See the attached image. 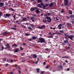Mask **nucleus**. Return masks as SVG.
<instances>
[{
  "mask_svg": "<svg viewBox=\"0 0 74 74\" xmlns=\"http://www.w3.org/2000/svg\"><path fill=\"white\" fill-rule=\"evenodd\" d=\"M39 41H40V42L41 43H43V42H45L46 41L45 40L44 38H40L39 39Z\"/></svg>",
  "mask_w": 74,
  "mask_h": 74,
  "instance_id": "1",
  "label": "nucleus"
},
{
  "mask_svg": "<svg viewBox=\"0 0 74 74\" xmlns=\"http://www.w3.org/2000/svg\"><path fill=\"white\" fill-rule=\"evenodd\" d=\"M68 2L69 1H68V0H64V5L65 6H67V5H68Z\"/></svg>",
  "mask_w": 74,
  "mask_h": 74,
  "instance_id": "2",
  "label": "nucleus"
},
{
  "mask_svg": "<svg viewBox=\"0 0 74 74\" xmlns=\"http://www.w3.org/2000/svg\"><path fill=\"white\" fill-rule=\"evenodd\" d=\"M68 38H69L71 40H73V38L74 37V36L73 35H71L70 36H68Z\"/></svg>",
  "mask_w": 74,
  "mask_h": 74,
  "instance_id": "3",
  "label": "nucleus"
},
{
  "mask_svg": "<svg viewBox=\"0 0 74 74\" xmlns=\"http://www.w3.org/2000/svg\"><path fill=\"white\" fill-rule=\"evenodd\" d=\"M13 17L14 18V20H16V19H18L19 18V16H18L17 15H14Z\"/></svg>",
  "mask_w": 74,
  "mask_h": 74,
  "instance_id": "4",
  "label": "nucleus"
},
{
  "mask_svg": "<svg viewBox=\"0 0 74 74\" xmlns=\"http://www.w3.org/2000/svg\"><path fill=\"white\" fill-rule=\"evenodd\" d=\"M4 16L5 18H7V16H8L9 17V16H11V14H4Z\"/></svg>",
  "mask_w": 74,
  "mask_h": 74,
  "instance_id": "5",
  "label": "nucleus"
},
{
  "mask_svg": "<svg viewBox=\"0 0 74 74\" xmlns=\"http://www.w3.org/2000/svg\"><path fill=\"white\" fill-rule=\"evenodd\" d=\"M37 7H34V8H32L31 9H30V10L31 11H36V9Z\"/></svg>",
  "mask_w": 74,
  "mask_h": 74,
  "instance_id": "6",
  "label": "nucleus"
},
{
  "mask_svg": "<svg viewBox=\"0 0 74 74\" xmlns=\"http://www.w3.org/2000/svg\"><path fill=\"white\" fill-rule=\"evenodd\" d=\"M38 9V8L36 7V9H35V12L37 14H38L40 12V10H39Z\"/></svg>",
  "mask_w": 74,
  "mask_h": 74,
  "instance_id": "7",
  "label": "nucleus"
},
{
  "mask_svg": "<svg viewBox=\"0 0 74 74\" xmlns=\"http://www.w3.org/2000/svg\"><path fill=\"white\" fill-rule=\"evenodd\" d=\"M66 26L68 27H71L72 25L71 24L69 23H67L66 24Z\"/></svg>",
  "mask_w": 74,
  "mask_h": 74,
  "instance_id": "8",
  "label": "nucleus"
},
{
  "mask_svg": "<svg viewBox=\"0 0 74 74\" xmlns=\"http://www.w3.org/2000/svg\"><path fill=\"white\" fill-rule=\"evenodd\" d=\"M6 47H7V49H8L10 50V48H11V47H10V45H9V43H8L6 44Z\"/></svg>",
  "mask_w": 74,
  "mask_h": 74,
  "instance_id": "9",
  "label": "nucleus"
},
{
  "mask_svg": "<svg viewBox=\"0 0 74 74\" xmlns=\"http://www.w3.org/2000/svg\"><path fill=\"white\" fill-rule=\"evenodd\" d=\"M9 33V32H3L1 34V35H3V36H4V35H7V34H8V33Z\"/></svg>",
  "mask_w": 74,
  "mask_h": 74,
  "instance_id": "10",
  "label": "nucleus"
},
{
  "mask_svg": "<svg viewBox=\"0 0 74 74\" xmlns=\"http://www.w3.org/2000/svg\"><path fill=\"white\" fill-rule=\"evenodd\" d=\"M19 51H20V50L19 49L17 48H16L15 49V50L14 51V52L16 53H17L18 52H19Z\"/></svg>",
  "mask_w": 74,
  "mask_h": 74,
  "instance_id": "11",
  "label": "nucleus"
},
{
  "mask_svg": "<svg viewBox=\"0 0 74 74\" xmlns=\"http://www.w3.org/2000/svg\"><path fill=\"white\" fill-rule=\"evenodd\" d=\"M30 19L32 20V22H34V19H35V18H34V17H31Z\"/></svg>",
  "mask_w": 74,
  "mask_h": 74,
  "instance_id": "12",
  "label": "nucleus"
},
{
  "mask_svg": "<svg viewBox=\"0 0 74 74\" xmlns=\"http://www.w3.org/2000/svg\"><path fill=\"white\" fill-rule=\"evenodd\" d=\"M32 40H36L37 38V37L35 36H33L32 37Z\"/></svg>",
  "mask_w": 74,
  "mask_h": 74,
  "instance_id": "13",
  "label": "nucleus"
},
{
  "mask_svg": "<svg viewBox=\"0 0 74 74\" xmlns=\"http://www.w3.org/2000/svg\"><path fill=\"white\" fill-rule=\"evenodd\" d=\"M37 55L36 54H34L33 55V58H35V59H36V58H37Z\"/></svg>",
  "mask_w": 74,
  "mask_h": 74,
  "instance_id": "14",
  "label": "nucleus"
},
{
  "mask_svg": "<svg viewBox=\"0 0 74 74\" xmlns=\"http://www.w3.org/2000/svg\"><path fill=\"white\" fill-rule=\"evenodd\" d=\"M53 3H50L49 5V7H52L53 6Z\"/></svg>",
  "mask_w": 74,
  "mask_h": 74,
  "instance_id": "15",
  "label": "nucleus"
},
{
  "mask_svg": "<svg viewBox=\"0 0 74 74\" xmlns=\"http://www.w3.org/2000/svg\"><path fill=\"white\" fill-rule=\"evenodd\" d=\"M17 46H18V45H17L16 43H14L12 45V47H17Z\"/></svg>",
  "mask_w": 74,
  "mask_h": 74,
  "instance_id": "16",
  "label": "nucleus"
},
{
  "mask_svg": "<svg viewBox=\"0 0 74 74\" xmlns=\"http://www.w3.org/2000/svg\"><path fill=\"white\" fill-rule=\"evenodd\" d=\"M3 5H4V3L0 2V7H2Z\"/></svg>",
  "mask_w": 74,
  "mask_h": 74,
  "instance_id": "17",
  "label": "nucleus"
},
{
  "mask_svg": "<svg viewBox=\"0 0 74 74\" xmlns=\"http://www.w3.org/2000/svg\"><path fill=\"white\" fill-rule=\"evenodd\" d=\"M64 42L65 44H68V41L67 40V39H66V40H64Z\"/></svg>",
  "mask_w": 74,
  "mask_h": 74,
  "instance_id": "18",
  "label": "nucleus"
},
{
  "mask_svg": "<svg viewBox=\"0 0 74 74\" xmlns=\"http://www.w3.org/2000/svg\"><path fill=\"white\" fill-rule=\"evenodd\" d=\"M51 21H52V20L51 19V18L47 20V22H48L50 23V22H51Z\"/></svg>",
  "mask_w": 74,
  "mask_h": 74,
  "instance_id": "19",
  "label": "nucleus"
},
{
  "mask_svg": "<svg viewBox=\"0 0 74 74\" xmlns=\"http://www.w3.org/2000/svg\"><path fill=\"white\" fill-rule=\"evenodd\" d=\"M9 10L10 11H12L13 12L14 11H15V10H14V9L12 8H10L9 9Z\"/></svg>",
  "mask_w": 74,
  "mask_h": 74,
  "instance_id": "20",
  "label": "nucleus"
},
{
  "mask_svg": "<svg viewBox=\"0 0 74 74\" xmlns=\"http://www.w3.org/2000/svg\"><path fill=\"white\" fill-rule=\"evenodd\" d=\"M41 27L42 28V29H43L45 27V25H41Z\"/></svg>",
  "mask_w": 74,
  "mask_h": 74,
  "instance_id": "21",
  "label": "nucleus"
},
{
  "mask_svg": "<svg viewBox=\"0 0 74 74\" xmlns=\"http://www.w3.org/2000/svg\"><path fill=\"white\" fill-rule=\"evenodd\" d=\"M30 26L32 27V28H33L34 26V25L33 24H30Z\"/></svg>",
  "mask_w": 74,
  "mask_h": 74,
  "instance_id": "22",
  "label": "nucleus"
},
{
  "mask_svg": "<svg viewBox=\"0 0 74 74\" xmlns=\"http://www.w3.org/2000/svg\"><path fill=\"white\" fill-rule=\"evenodd\" d=\"M11 29H13V30H16V28L13 27H11Z\"/></svg>",
  "mask_w": 74,
  "mask_h": 74,
  "instance_id": "23",
  "label": "nucleus"
},
{
  "mask_svg": "<svg viewBox=\"0 0 74 74\" xmlns=\"http://www.w3.org/2000/svg\"><path fill=\"white\" fill-rule=\"evenodd\" d=\"M66 18L67 19H70V16H66Z\"/></svg>",
  "mask_w": 74,
  "mask_h": 74,
  "instance_id": "24",
  "label": "nucleus"
},
{
  "mask_svg": "<svg viewBox=\"0 0 74 74\" xmlns=\"http://www.w3.org/2000/svg\"><path fill=\"white\" fill-rule=\"evenodd\" d=\"M64 9H62V10L61 11V12L62 14V13H64Z\"/></svg>",
  "mask_w": 74,
  "mask_h": 74,
  "instance_id": "25",
  "label": "nucleus"
},
{
  "mask_svg": "<svg viewBox=\"0 0 74 74\" xmlns=\"http://www.w3.org/2000/svg\"><path fill=\"white\" fill-rule=\"evenodd\" d=\"M43 22L44 23H47V20L46 19H44L43 20Z\"/></svg>",
  "mask_w": 74,
  "mask_h": 74,
  "instance_id": "26",
  "label": "nucleus"
},
{
  "mask_svg": "<svg viewBox=\"0 0 74 74\" xmlns=\"http://www.w3.org/2000/svg\"><path fill=\"white\" fill-rule=\"evenodd\" d=\"M22 20L23 21H26V20H27V19L25 18H22Z\"/></svg>",
  "mask_w": 74,
  "mask_h": 74,
  "instance_id": "27",
  "label": "nucleus"
},
{
  "mask_svg": "<svg viewBox=\"0 0 74 74\" xmlns=\"http://www.w3.org/2000/svg\"><path fill=\"white\" fill-rule=\"evenodd\" d=\"M42 0H38L37 1V3H42Z\"/></svg>",
  "mask_w": 74,
  "mask_h": 74,
  "instance_id": "28",
  "label": "nucleus"
},
{
  "mask_svg": "<svg viewBox=\"0 0 74 74\" xmlns=\"http://www.w3.org/2000/svg\"><path fill=\"white\" fill-rule=\"evenodd\" d=\"M36 70L37 73H39V71H40V69L39 68H37Z\"/></svg>",
  "mask_w": 74,
  "mask_h": 74,
  "instance_id": "29",
  "label": "nucleus"
},
{
  "mask_svg": "<svg viewBox=\"0 0 74 74\" xmlns=\"http://www.w3.org/2000/svg\"><path fill=\"white\" fill-rule=\"evenodd\" d=\"M69 14H72V11L71 10H69Z\"/></svg>",
  "mask_w": 74,
  "mask_h": 74,
  "instance_id": "30",
  "label": "nucleus"
},
{
  "mask_svg": "<svg viewBox=\"0 0 74 74\" xmlns=\"http://www.w3.org/2000/svg\"><path fill=\"white\" fill-rule=\"evenodd\" d=\"M37 5L38 7L41 8V5H40V4H37Z\"/></svg>",
  "mask_w": 74,
  "mask_h": 74,
  "instance_id": "31",
  "label": "nucleus"
},
{
  "mask_svg": "<svg viewBox=\"0 0 74 74\" xmlns=\"http://www.w3.org/2000/svg\"><path fill=\"white\" fill-rule=\"evenodd\" d=\"M28 29H29V30H33V29H32V28L30 27H27Z\"/></svg>",
  "mask_w": 74,
  "mask_h": 74,
  "instance_id": "32",
  "label": "nucleus"
},
{
  "mask_svg": "<svg viewBox=\"0 0 74 74\" xmlns=\"http://www.w3.org/2000/svg\"><path fill=\"white\" fill-rule=\"evenodd\" d=\"M51 17H50L49 16H47L46 17V19H50Z\"/></svg>",
  "mask_w": 74,
  "mask_h": 74,
  "instance_id": "33",
  "label": "nucleus"
},
{
  "mask_svg": "<svg viewBox=\"0 0 74 74\" xmlns=\"http://www.w3.org/2000/svg\"><path fill=\"white\" fill-rule=\"evenodd\" d=\"M67 33H64V34L65 35V36L68 37L69 36V35H67Z\"/></svg>",
  "mask_w": 74,
  "mask_h": 74,
  "instance_id": "34",
  "label": "nucleus"
},
{
  "mask_svg": "<svg viewBox=\"0 0 74 74\" xmlns=\"http://www.w3.org/2000/svg\"><path fill=\"white\" fill-rule=\"evenodd\" d=\"M20 49L21 51H23V48H22V47L21 46L20 47Z\"/></svg>",
  "mask_w": 74,
  "mask_h": 74,
  "instance_id": "35",
  "label": "nucleus"
},
{
  "mask_svg": "<svg viewBox=\"0 0 74 74\" xmlns=\"http://www.w3.org/2000/svg\"><path fill=\"white\" fill-rule=\"evenodd\" d=\"M38 29H42V27H41H41L40 26H38Z\"/></svg>",
  "mask_w": 74,
  "mask_h": 74,
  "instance_id": "36",
  "label": "nucleus"
},
{
  "mask_svg": "<svg viewBox=\"0 0 74 74\" xmlns=\"http://www.w3.org/2000/svg\"><path fill=\"white\" fill-rule=\"evenodd\" d=\"M48 38H53V36H48Z\"/></svg>",
  "mask_w": 74,
  "mask_h": 74,
  "instance_id": "37",
  "label": "nucleus"
},
{
  "mask_svg": "<svg viewBox=\"0 0 74 74\" xmlns=\"http://www.w3.org/2000/svg\"><path fill=\"white\" fill-rule=\"evenodd\" d=\"M2 15H3V13L1 11H0V17L2 16Z\"/></svg>",
  "mask_w": 74,
  "mask_h": 74,
  "instance_id": "38",
  "label": "nucleus"
},
{
  "mask_svg": "<svg viewBox=\"0 0 74 74\" xmlns=\"http://www.w3.org/2000/svg\"><path fill=\"white\" fill-rule=\"evenodd\" d=\"M25 54V53H21V56H23V55H24Z\"/></svg>",
  "mask_w": 74,
  "mask_h": 74,
  "instance_id": "39",
  "label": "nucleus"
},
{
  "mask_svg": "<svg viewBox=\"0 0 74 74\" xmlns=\"http://www.w3.org/2000/svg\"><path fill=\"white\" fill-rule=\"evenodd\" d=\"M46 7V6L45 5H44L43 6L42 8L43 9H45V8Z\"/></svg>",
  "mask_w": 74,
  "mask_h": 74,
  "instance_id": "40",
  "label": "nucleus"
},
{
  "mask_svg": "<svg viewBox=\"0 0 74 74\" xmlns=\"http://www.w3.org/2000/svg\"><path fill=\"white\" fill-rule=\"evenodd\" d=\"M61 26H62V24H60L58 25V27H61Z\"/></svg>",
  "mask_w": 74,
  "mask_h": 74,
  "instance_id": "41",
  "label": "nucleus"
},
{
  "mask_svg": "<svg viewBox=\"0 0 74 74\" xmlns=\"http://www.w3.org/2000/svg\"><path fill=\"white\" fill-rule=\"evenodd\" d=\"M49 65H47L46 67V69H48L49 68Z\"/></svg>",
  "mask_w": 74,
  "mask_h": 74,
  "instance_id": "42",
  "label": "nucleus"
},
{
  "mask_svg": "<svg viewBox=\"0 0 74 74\" xmlns=\"http://www.w3.org/2000/svg\"><path fill=\"white\" fill-rule=\"evenodd\" d=\"M61 67H62V66H61V65L59 66H58V67L57 68L59 70V68H60Z\"/></svg>",
  "mask_w": 74,
  "mask_h": 74,
  "instance_id": "43",
  "label": "nucleus"
},
{
  "mask_svg": "<svg viewBox=\"0 0 74 74\" xmlns=\"http://www.w3.org/2000/svg\"><path fill=\"white\" fill-rule=\"evenodd\" d=\"M4 49V46H2V48H1V51H3V49Z\"/></svg>",
  "mask_w": 74,
  "mask_h": 74,
  "instance_id": "44",
  "label": "nucleus"
},
{
  "mask_svg": "<svg viewBox=\"0 0 74 74\" xmlns=\"http://www.w3.org/2000/svg\"><path fill=\"white\" fill-rule=\"evenodd\" d=\"M5 5H6V6H8V3H7V2H5Z\"/></svg>",
  "mask_w": 74,
  "mask_h": 74,
  "instance_id": "45",
  "label": "nucleus"
},
{
  "mask_svg": "<svg viewBox=\"0 0 74 74\" xmlns=\"http://www.w3.org/2000/svg\"><path fill=\"white\" fill-rule=\"evenodd\" d=\"M45 5L46 7H48V6H49V4L46 3L45 4Z\"/></svg>",
  "mask_w": 74,
  "mask_h": 74,
  "instance_id": "46",
  "label": "nucleus"
},
{
  "mask_svg": "<svg viewBox=\"0 0 74 74\" xmlns=\"http://www.w3.org/2000/svg\"><path fill=\"white\" fill-rule=\"evenodd\" d=\"M47 14V16H50V15H51V14L50 13H48Z\"/></svg>",
  "mask_w": 74,
  "mask_h": 74,
  "instance_id": "47",
  "label": "nucleus"
},
{
  "mask_svg": "<svg viewBox=\"0 0 74 74\" xmlns=\"http://www.w3.org/2000/svg\"><path fill=\"white\" fill-rule=\"evenodd\" d=\"M16 23H17V24H19V25L20 24V23L19 22H18V21H16Z\"/></svg>",
  "mask_w": 74,
  "mask_h": 74,
  "instance_id": "48",
  "label": "nucleus"
},
{
  "mask_svg": "<svg viewBox=\"0 0 74 74\" xmlns=\"http://www.w3.org/2000/svg\"><path fill=\"white\" fill-rule=\"evenodd\" d=\"M59 32H60V33H63V31L62 30H60L59 31Z\"/></svg>",
  "mask_w": 74,
  "mask_h": 74,
  "instance_id": "49",
  "label": "nucleus"
},
{
  "mask_svg": "<svg viewBox=\"0 0 74 74\" xmlns=\"http://www.w3.org/2000/svg\"><path fill=\"white\" fill-rule=\"evenodd\" d=\"M22 26L23 27V28H26V26L24 25H22Z\"/></svg>",
  "mask_w": 74,
  "mask_h": 74,
  "instance_id": "50",
  "label": "nucleus"
},
{
  "mask_svg": "<svg viewBox=\"0 0 74 74\" xmlns=\"http://www.w3.org/2000/svg\"><path fill=\"white\" fill-rule=\"evenodd\" d=\"M25 36H29V34H28L27 33H26L25 34Z\"/></svg>",
  "mask_w": 74,
  "mask_h": 74,
  "instance_id": "51",
  "label": "nucleus"
},
{
  "mask_svg": "<svg viewBox=\"0 0 74 74\" xmlns=\"http://www.w3.org/2000/svg\"><path fill=\"white\" fill-rule=\"evenodd\" d=\"M40 73H41V74H44V73H45V71H41L40 72Z\"/></svg>",
  "mask_w": 74,
  "mask_h": 74,
  "instance_id": "52",
  "label": "nucleus"
},
{
  "mask_svg": "<svg viewBox=\"0 0 74 74\" xmlns=\"http://www.w3.org/2000/svg\"><path fill=\"white\" fill-rule=\"evenodd\" d=\"M40 4L42 6H44V3H41Z\"/></svg>",
  "mask_w": 74,
  "mask_h": 74,
  "instance_id": "53",
  "label": "nucleus"
},
{
  "mask_svg": "<svg viewBox=\"0 0 74 74\" xmlns=\"http://www.w3.org/2000/svg\"><path fill=\"white\" fill-rule=\"evenodd\" d=\"M29 24V23H25V25H27V26H28Z\"/></svg>",
  "mask_w": 74,
  "mask_h": 74,
  "instance_id": "54",
  "label": "nucleus"
},
{
  "mask_svg": "<svg viewBox=\"0 0 74 74\" xmlns=\"http://www.w3.org/2000/svg\"><path fill=\"white\" fill-rule=\"evenodd\" d=\"M32 40V38H30V39H28V41H31Z\"/></svg>",
  "mask_w": 74,
  "mask_h": 74,
  "instance_id": "55",
  "label": "nucleus"
},
{
  "mask_svg": "<svg viewBox=\"0 0 74 74\" xmlns=\"http://www.w3.org/2000/svg\"><path fill=\"white\" fill-rule=\"evenodd\" d=\"M47 16V13H45V14L44 16Z\"/></svg>",
  "mask_w": 74,
  "mask_h": 74,
  "instance_id": "56",
  "label": "nucleus"
},
{
  "mask_svg": "<svg viewBox=\"0 0 74 74\" xmlns=\"http://www.w3.org/2000/svg\"><path fill=\"white\" fill-rule=\"evenodd\" d=\"M68 46H69V47H71L72 46V45H71V44H69V45Z\"/></svg>",
  "mask_w": 74,
  "mask_h": 74,
  "instance_id": "57",
  "label": "nucleus"
},
{
  "mask_svg": "<svg viewBox=\"0 0 74 74\" xmlns=\"http://www.w3.org/2000/svg\"><path fill=\"white\" fill-rule=\"evenodd\" d=\"M4 8L5 10L7 9V6H5Z\"/></svg>",
  "mask_w": 74,
  "mask_h": 74,
  "instance_id": "58",
  "label": "nucleus"
},
{
  "mask_svg": "<svg viewBox=\"0 0 74 74\" xmlns=\"http://www.w3.org/2000/svg\"><path fill=\"white\" fill-rule=\"evenodd\" d=\"M71 22L72 23H74V21L72 19L71 21Z\"/></svg>",
  "mask_w": 74,
  "mask_h": 74,
  "instance_id": "59",
  "label": "nucleus"
},
{
  "mask_svg": "<svg viewBox=\"0 0 74 74\" xmlns=\"http://www.w3.org/2000/svg\"><path fill=\"white\" fill-rule=\"evenodd\" d=\"M23 45H26V43H23Z\"/></svg>",
  "mask_w": 74,
  "mask_h": 74,
  "instance_id": "60",
  "label": "nucleus"
},
{
  "mask_svg": "<svg viewBox=\"0 0 74 74\" xmlns=\"http://www.w3.org/2000/svg\"><path fill=\"white\" fill-rule=\"evenodd\" d=\"M46 63V62H44L43 63V65H45Z\"/></svg>",
  "mask_w": 74,
  "mask_h": 74,
  "instance_id": "61",
  "label": "nucleus"
},
{
  "mask_svg": "<svg viewBox=\"0 0 74 74\" xmlns=\"http://www.w3.org/2000/svg\"><path fill=\"white\" fill-rule=\"evenodd\" d=\"M67 71H69L70 70V69L69 68H68L66 69Z\"/></svg>",
  "mask_w": 74,
  "mask_h": 74,
  "instance_id": "62",
  "label": "nucleus"
},
{
  "mask_svg": "<svg viewBox=\"0 0 74 74\" xmlns=\"http://www.w3.org/2000/svg\"><path fill=\"white\" fill-rule=\"evenodd\" d=\"M56 19L57 21H59V19L57 17L56 18Z\"/></svg>",
  "mask_w": 74,
  "mask_h": 74,
  "instance_id": "63",
  "label": "nucleus"
},
{
  "mask_svg": "<svg viewBox=\"0 0 74 74\" xmlns=\"http://www.w3.org/2000/svg\"><path fill=\"white\" fill-rule=\"evenodd\" d=\"M10 62H13V60H12V59L11 60H10Z\"/></svg>",
  "mask_w": 74,
  "mask_h": 74,
  "instance_id": "64",
  "label": "nucleus"
}]
</instances>
